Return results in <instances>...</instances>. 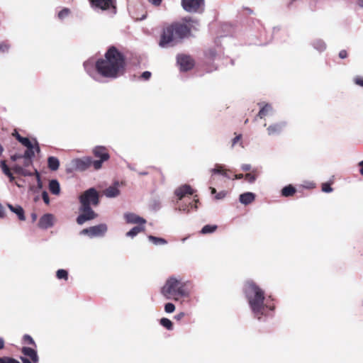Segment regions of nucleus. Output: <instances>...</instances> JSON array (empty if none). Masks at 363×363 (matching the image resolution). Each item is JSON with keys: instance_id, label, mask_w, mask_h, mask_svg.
<instances>
[{"instance_id": "nucleus-1", "label": "nucleus", "mask_w": 363, "mask_h": 363, "mask_svg": "<svg viewBox=\"0 0 363 363\" xmlns=\"http://www.w3.org/2000/svg\"><path fill=\"white\" fill-rule=\"evenodd\" d=\"M125 67L124 54L113 45L107 49L104 57L98 59L95 63V69L101 76L111 79L123 75Z\"/></svg>"}, {"instance_id": "nucleus-2", "label": "nucleus", "mask_w": 363, "mask_h": 363, "mask_svg": "<svg viewBox=\"0 0 363 363\" xmlns=\"http://www.w3.org/2000/svg\"><path fill=\"white\" fill-rule=\"evenodd\" d=\"M244 293L255 317L257 319L260 320L262 316L267 315V311L275 310V304L272 296L266 298L264 291L253 281H246Z\"/></svg>"}, {"instance_id": "nucleus-3", "label": "nucleus", "mask_w": 363, "mask_h": 363, "mask_svg": "<svg viewBox=\"0 0 363 363\" xmlns=\"http://www.w3.org/2000/svg\"><path fill=\"white\" fill-rule=\"evenodd\" d=\"M199 21L192 18H183V22H174L164 27L161 34L160 45L165 47L175 44L179 40L191 35L192 29H196Z\"/></svg>"}, {"instance_id": "nucleus-4", "label": "nucleus", "mask_w": 363, "mask_h": 363, "mask_svg": "<svg viewBox=\"0 0 363 363\" xmlns=\"http://www.w3.org/2000/svg\"><path fill=\"white\" fill-rule=\"evenodd\" d=\"M92 153L95 159L91 157H84L73 160L72 164L74 168L79 171H84L92 167L94 169L99 170L102 167L103 163L110 158L108 149L104 146L95 147Z\"/></svg>"}, {"instance_id": "nucleus-5", "label": "nucleus", "mask_w": 363, "mask_h": 363, "mask_svg": "<svg viewBox=\"0 0 363 363\" xmlns=\"http://www.w3.org/2000/svg\"><path fill=\"white\" fill-rule=\"evenodd\" d=\"M162 294L167 299L179 301L182 298H188L189 291L187 284L174 277H170L161 289Z\"/></svg>"}, {"instance_id": "nucleus-6", "label": "nucleus", "mask_w": 363, "mask_h": 363, "mask_svg": "<svg viewBox=\"0 0 363 363\" xmlns=\"http://www.w3.org/2000/svg\"><path fill=\"white\" fill-rule=\"evenodd\" d=\"M174 194L178 199L177 206L179 211L189 212L192 208L195 210L198 208L197 203L199 201L198 196L195 195L194 199L191 200L189 196L194 194V190L189 185L184 184L178 187L175 190Z\"/></svg>"}, {"instance_id": "nucleus-7", "label": "nucleus", "mask_w": 363, "mask_h": 363, "mask_svg": "<svg viewBox=\"0 0 363 363\" xmlns=\"http://www.w3.org/2000/svg\"><path fill=\"white\" fill-rule=\"evenodd\" d=\"M81 206L91 207L99 203V194L94 188H90L82 193L79 198Z\"/></svg>"}, {"instance_id": "nucleus-8", "label": "nucleus", "mask_w": 363, "mask_h": 363, "mask_svg": "<svg viewBox=\"0 0 363 363\" xmlns=\"http://www.w3.org/2000/svg\"><path fill=\"white\" fill-rule=\"evenodd\" d=\"M182 5L188 12H201L203 10L204 0H182Z\"/></svg>"}, {"instance_id": "nucleus-9", "label": "nucleus", "mask_w": 363, "mask_h": 363, "mask_svg": "<svg viewBox=\"0 0 363 363\" xmlns=\"http://www.w3.org/2000/svg\"><path fill=\"white\" fill-rule=\"evenodd\" d=\"M81 213L77 216L76 220L79 225H82L88 220H93L97 217V214L91 207L81 206L79 208Z\"/></svg>"}, {"instance_id": "nucleus-10", "label": "nucleus", "mask_w": 363, "mask_h": 363, "mask_svg": "<svg viewBox=\"0 0 363 363\" xmlns=\"http://www.w3.org/2000/svg\"><path fill=\"white\" fill-rule=\"evenodd\" d=\"M107 231V226L106 224L101 223L97 225L91 226L88 228H84L81 231V234L88 235L89 237L102 236Z\"/></svg>"}, {"instance_id": "nucleus-11", "label": "nucleus", "mask_w": 363, "mask_h": 363, "mask_svg": "<svg viewBox=\"0 0 363 363\" xmlns=\"http://www.w3.org/2000/svg\"><path fill=\"white\" fill-rule=\"evenodd\" d=\"M177 62L182 71H189L194 66V60L188 55H181L177 57Z\"/></svg>"}, {"instance_id": "nucleus-12", "label": "nucleus", "mask_w": 363, "mask_h": 363, "mask_svg": "<svg viewBox=\"0 0 363 363\" xmlns=\"http://www.w3.org/2000/svg\"><path fill=\"white\" fill-rule=\"evenodd\" d=\"M92 7L101 9L103 11L108 10L110 8L116 9V0H89Z\"/></svg>"}, {"instance_id": "nucleus-13", "label": "nucleus", "mask_w": 363, "mask_h": 363, "mask_svg": "<svg viewBox=\"0 0 363 363\" xmlns=\"http://www.w3.org/2000/svg\"><path fill=\"white\" fill-rule=\"evenodd\" d=\"M11 169L17 174H19L21 176H24V177H26V176H33V174L35 175L36 177V179L38 182L40 181V174L39 172H38L37 169H34V172L28 170V169H25L23 167L21 166V165H18V164H16L14 165Z\"/></svg>"}, {"instance_id": "nucleus-14", "label": "nucleus", "mask_w": 363, "mask_h": 363, "mask_svg": "<svg viewBox=\"0 0 363 363\" xmlns=\"http://www.w3.org/2000/svg\"><path fill=\"white\" fill-rule=\"evenodd\" d=\"M54 225V216L52 214H44L39 220L38 225L40 228L48 229Z\"/></svg>"}, {"instance_id": "nucleus-15", "label": "nucleus", "mask_w": 363, "mask_h": 363, "mask_svg": "<svg viewBox=\"0 0 363 363\" xmlns=\"http://www.w3.org/2000/svg\"><path fill=\"white\" fill-rule=\"evenodd\" d=\"M125 219L128 223L144 225L146 223V220L143 218L133 213L125 214Z\"/></svg>"}, {"instance_id": "nucleus-16", "label": "nucleus", "mask_w": 363, "mask_h": 363, "mask_svg": "<svg viewBox=\"0 0 363 363\" xmlns=\"http://www.w3.org/2000/svg\"><path fill=\"white\" fill-rule=\"evenodd\" d=\"M255 199V194L252 192H246L240 195L239 201L244 205L252 203Z\"/></svg>"}, {"instance_id": "nucleus-17", "label": "nucleus", "mask_w": 363, "mask_h": 363, "mask_svg": "<svg viewBox=\"0 0 363 363\" xmlns=\"http://www.w3.org/2000/svg\"><path fill=\"white\" fill-rule=\"evenodd\" d=\"M21 352L24 355L29 357L33 363L38 362V356L35 350L30 347H23Z\"/></svg>"}, {"instance_id": "nucleus-18", "label": "nucleus", "mask_w": 363, "mask_h": 363, "mask_svg": "<svg viewBox=\"0 0 363 363\" xmlns=\"http://www.w3.org/2000/svg\"><path fill=\"white\" fill-rule=\"evenodd\" d=\"M118 183L116 182V183H114L113 186H111L108 187L107 189H106L104 191L106 196L112 198V197H116V196H118L120 194V191L118 188Z\"/></svg>"}, {"instance_id": "nucleus-19", "label": "nucleus", "mask_w": 363, "mask_h": 363, "mask_svg": "<svg viewBox=\"0 0 363 363\" xmlns=\"http://www.w3.org/2000/svg\"><path fill=\"white\" fill-rule=\"evenodd\" d=\"M35 150L36 152H40V147L38 145V143L36 141H35V146L33 145H32L31 147H27V150L22 155V157H23V158H28V159L32 160V158L35 156Z\"/></svg>"}, {"instance_id": "nucleus-20", "label": "nucleus", "mask_w": 363, "mask_h": 363, "mask_svg": "<svg viewBox=\"0 0 363 363\" xmlns=\"http://www.w3.org/2000/svg\"><path fill=\"white\" fill-rule=\"evenodd\" d=\"M9 208L13 213H15L20 220H25L26 217L24 214V210L20 206H13L11 204L7 205Z\"/></svg>"}, {"instance_id": "nucleus-21", "label": "nucleus", "mask_w": 363, "mask_h": 363, "mask_svg": "<svg viewBox=\"0 0 363 363\" xmlns=\"http://www.w3.org/2000/svg\"><path fill=\"white\" fill-rule=\"evenodd\" d=\"M284 123H276L268 127L267 131L269 135H276L280 133L284 127Z\"/></svg>"}, {"instance_id": "nucleus-22", "label": "nucleus", "mask_w": 363, "mask_h": 363, "mask_svg": "<svg viewBox=\"0 0 363 363\" xmlns=\"http://www.w3.org/2000/svg\"><path fill=\"white\" fill-rule=\"evenodd\" d=\"M0 167L1 168L3 173L9 178V181L11 182H13L15 178L13 176V174L11 173V169L6 164V160L1 161Z\"/></svg>"}, {"instance_id": "nucleus-23", "label": "nucleus", "mask_w": 363, "mask_h": 363, "mask_svg": "<svg viewBox=\"0 0 363 363\" xmlns=\"http://www.w3.org/2000/svg\"><path fill=\"white\" fill-rule=\"evenodd\" d=\"M49 190L54 195H59L60 193V183L56 179H52L49 182Z\"/></svg>"}, {"instance_id": "nucleus-24", "label": "nucleus", "mask_w": 363, "mask_h": 363, "mask_svg": "<svg viewBox=\"0 0 363 363\" xmlns=\"http://www.w3.org/2000/svg\"><path fill=\"white\" fill-rule=\"evenodd\" d=\"M296 192V189L291 184H289L281 189V196L284 197H290L294 196Z\"/></svg>"}, {"instance_id": "nucleus-25", "label": "nucleus", "mask_w": 363, "mask_h": 363, "mask_svg": "<svg viewBox=\"0 0 363 363\" xmlns=\"http://www.w3.org/2000/svg\"><path fill=\"white\" fill-rule=\"evenodd\" d=\"M48 165L52 171H56L60 167L59 160L53 156L49 157L48 159Z\"/></svg>"}, {"instance_id": "nucleus-26", "label": "nucleus", "mask_w": 363, "mask_h": 363, "mask_svg": "<svg viewBox=\"0 0 363 363\" xmlns=\"http://www.w3.org/2000/svg\"><path fill=\"white\" fill-rule=\"evenodd\" d=\"M259 175V171L257 169H252L250 172L245 175V179L249 183H253Z\"/></svg>"}, {"instance_id": "nucleus-27", "label": "nucleus", "mask_w": 363, "mask_h": 363, "mask_svg": "<svg viewBox=\"0 0 363 363\" xmlns=\"http://www.w3.org/2000/svg\"><path fill=\"white\" fill-rule=\"evenodd\" d=\"M144 230L145 227L143 225L135 226L126 233V236L133 238L135 235H137L139 233L143 232Z\"/></svg>"}, {"instance_id": "nucleus-28", "label": "nucleus", "mask_w": 363, "mask_h": 363, "mask_svg": "<svg viewBox=\"0 0 363 363\" xmlns=\"http://www.w3.org/2000/svg\"><path fill=\"white\" fill-rule=\"evenodd\" d=\"M217 228L218 226L216 225H206L202 228L201 233L203 235L212 233L215 232L217 230Z\"/></svg>"}, {"instance_id": "nucleus-29", "label": "nucleus", "mask_w": 363, "mask_h": 363, "mask_svg": "<svg viewBox=\"0 0 363 363\" xmlns=\"http://www.w3.org/2000/svg\"><path fill=\"white\" fill-rule=\"evenodd\" d=\"M271 109L272 106L269 104H265L258 112L257 116L260 118H263L268 114Z\"/></svg>"}, {"instance_id": "nucleus-30", "label": "nucleus", "mask_w": 363, "mask_h": 363, "mask_svg": "<svg viewBox=\"0 0 363 363\" xmlns=\"http://www.w3.org/2000/svg\"><path fill=\"white\" fill-rule=\"evenodd\" d=\"M148 239L155 245H164L167 243V240H164V238L155 237L153 235H149Z\"/></svg>"}, {"instance_id": "nucleus-31", "label": "nucleus", "mask_w": 363, "mask_h": 363, "mask_svg": "<svg viewBox=\"0 0 363 363\" xmlns=\"http://www.w3.org/2000/svg\"><path fill=\"white\" fill-rule=\"evenodd\" d=\"M160 324L167 330H172L173 328V323L168 318H162L160 320Z\"/></svg>"}, {"instance_id": "nucleus-32", "label": "nucleus", "mask_w": 363, "mask_h": 363, "mask_svg": "<svg viewBox=\"0 0 363 363\" xmlns=\"http://www.w3.org/2000/svg\"><path fill=\"white\" fill-rule=\"evenodd\" d=\"M56 277L59 279H65L67 281L68 279V272L65 269H58L56 272Z\"/></svg>"}, {"instance_id": "nucleus-33", "label": "nucleus", "mask_w": 363, "mask_h": 363, "mask_svg": "<svg viewBox=\"0 0 363 363\" xmlns=\"http://www.w3.org/2000/svg\"><path fill=\"white\" fill-rule=\"evenodd\" d=\"M70 13V10L67 8H64L57 14L59 19L63 20L67 18Z\"/></svg>"}, {"instance_id": "nucleus-34", "label": "nucleus", "mask_w": 363, "mask_h": 363, "mask_svg": "<svg viewBox=\"0 0 363 363\" xmlns=\"http://www.w3.org/2000/svg\"><path fill=\"white\" fill-rule=\"evenodd\" d=\"M0 363H21L17 359L10 357H0Z\"/></svg>"}, {"instance_id": "nucleus-35", "label": "nucleus", "mask_w": 363, "mask_h": 363, "mask_svg": "<svg viewBox=\"0 0 363 363\" xmlns=\"http://www.w3.org/2000/svg\"><path fill=\"white\" fill-rule=\"evenodd\" d=\"M225 170L224 167L218 164H216L215 167L212 169L211 171L213 174H220L223 175V172Z\"/></svg>"}, {"instance_id": "nucleus-36", "label": "nucleus", "mask_w": 363, "mask_h": 363, "mask_svg": "<svg viewBox=\"0 0 363 363\" xmlns=\"http://www.w3.org/2000/svg\"><path fill=\"white\" fill-rule=\"evenodd\" d=\"M18 142L26 147H30L33 145L28 138L19 137Z\"/></svg>"}, {"instance_id": "nucleus-37", "label": "nucleus", "mask_w": 363, "mask_h": 363, "mask_svg": "<svg viewBox=\"0 0 363 363\" xmlns=\"http://www.w3.org/2000/svg\"><path fill=\"white\" fill-rule=\"evenodd\" d=\"M175 310V306L172 303H167L164 305V311L167 313H172Z\"/></svg>"}, {"instance_id": "nucleus-38", "label": "nucleus", "mask_w": 363, "mask_h": 363, "mask_svg": "<svg viewBox=\"0 0 363 363\" xmlns=\"http://www.w3.org/2000/svg\"><path fill=\"white\" fill-rule=\"evenodd\" d=\"M23 341L25 343L35 346V343L33 338L29 335H25L23 336Z\"/></svg>"}, {"instance_id": "nucleus-39", "label": "nucleus", "mask_w": 363, "mask_h": 363, "mask_svg": "<svg viewBox=\"0 0 363 363\" xmlns=\"http://www.w3.org/2000/svg\"><path fill=\"white\" fill-rule=\"evenodd\" d=\"M322 191L326 193H329L333 191V189L329 183H323L322 184Z\"/></svg>"}, {"instance_id": "nucleus-40", "label": "nucleus", "mask_w": 363, "mask_h": 363, "mask_svg": "<svg viewBox=\"0 0 363 363\" xmlns=\"http://www.w3.org/2000/svg\"><path fill=\"white\" fill-rule=\"evenodd\" d=\"M9 45L6 43L3 42V43H0V51L1 52H6L9 50Z\"/></svg>"}, {"instance_id": "nucleus-41", "label": "nucleus", "mask_w": 363, "mask_h": 363, "mask_svg": "<svg viewBox=\"0 0 363 363\" xmlns=\"http://www.w3.org/2000/svg\"><path fill=\"white\" fill-rule=\"evenodd\" d=\"M152 74L149 71H145L141 74V78L144 80H147L150 78Z\"/></svg>"}, {"instance_id": "nucleus-42", "label": "nucleus", "mask_w": 363, "mask_h": 363, "mask_svg": "<svg viewBox=\"0 0 363 363\" xmlns=\"http://www.w3.org/2000/svg\"><path fill=\"white\" fill-rule=\"evenodd\" d=\"M42 198H43V201L46 204L49 203V202H50L49 196H48V194L46 191H43L42 193Z\"/></svg>"}, {"instance_id": "nucleus-43", "label": "nucleus", "mask_w": 363, "mask_h": 363, "mask_svg": "<svg viewBox=\"0 0 363 363\" xmlns=\"http://www.w3.org/2000/svg\"><path fill=\"white\" fill-rule=\"evenodd\" d=\"M356 84L363 87V77H357L354 79Z\"/></svg>"}, {"instance_id": "nucleus-44", "label": "nucleus", "mask_w": 363, "mask_h": 363, "mask_svg": "<svg viewBox=\"0 0 363 363\" xmlns=\"http://www.w3.org/2000/svg\"><path fill=\"white\" fill-rule=\"evenodd\" d=\"M226 196V192L224 191H220L216 195V199H222Z\"/></svg>"}, {"instance_id": "nucleus-45", "label": "nucleus", "mask_w": 363, "mask_h": 363, "mask_svg": "<svg viewBox=\"0 0 363 363\" xmlns=\"http://www.w3.org/2000/svg\"><path fill=\"white\" fill-rule=\"evenodd\" d=\"M24 160L23 161V167H29L30 165H32V160L30 159H28V158H23Z\"/></svg>"}, {"instance_id": "nucleus-46", "label": "nucleus", "mask_w": 363, "mask_h": 363, "mask_svg": "<svg viewBox=\"0 0 363 363\" xmlns=\"http://www.w3.org/2000/svg\"><path fill=\"white\" fill-rule=\"evenodd\" d=\"M23 157H22L21 154H14L11 156V160L13 162L18 160V159H22Z\"/></svg>"}, {"instance_id": "nucleus-47", "label": "nucleus", "mask_w": 363, "mask_h": 363, "mask_svg": "<svg viewBox=\"0 0 363 363\" xmlns=\"http://www.w3.org/2000/svg\"><path fill=\"white\" fill-rule=\"evenodd\" d=\"M339 57L341 59H345L347 57V52L345 50H342L339 52Z\"/></svg>"}, {"instance_id": "nucleus-48", "label": "nucleus", "mask_w": 363, "mask_h": 363, "mask_svg": "<svg viewBox=\"0 0 363 363\" xmlns=\"http://www.w3.org/2000/svg\"><path fill=\"white\" fill-rule=\"evenodd\" d=\"M241 169H242L243 171L247 172V171H251L252 167H251V165H250V164H242V165Z\"/></svg>"}, {"instance_id": "nucleus-49", "label": "nucleus", "mask_w": 363, "mask_h": 363, "mask_svg": "<svg viewBox=\"0 0 363 363\" xmlns=\"http://www.w3.org/2000/svg\"><path fill=\"white\" fill-rule=\"evenodd\" d=\"M242 138V135L235 136L232 141V145L234 146Z\"/></svg>"}, {"instance_id": "nucleus-50", "label": "nucleus", "mask_w": 363, "mask_h": 363, "mask_svg": "<svg viewBox=\"0 0 363 363\" xmlns=\"http://www.w3.org/2000/svg\"><path fill=\"white\" fill-rule=\"evenodd\" d=\"M245 178V175L242 174H233L232 179H240Z\"/></svg>"}, {"instance_id": "nucleus-51", "label": "nucleus", "mask_w": 363, "mask_h": 363, "mask_svg": "<svg viewBox=\"0 0 363 363\" xmlns=\"http://www.w3.org/2000/svg\"><path fill=\"white\" fill-rule=\"evenodd\" d=\"M148 1L155 6H160L162 3V0H148Z\"/></svg>"}, {"instance_id": "nucleus-52", "label": "nucleus", "mask_w": 363, "mask_h": 363, "mask_svg": "<svg viewBox=\"0 0 363 363\" xmlns=\"http://www.w3.org/2000/svg\"><path fill=\"white\" fill-rule=\"evenodd\" d=\"M229 172H230V170H228V169H225L224 172H223V176L228 178V179H232L233 177H231L230 174H229Z\"/></svg>"}, {"instance_id": "nucleus-53", "label": "nucleus", "mask_w": 363, "mask_h": 363, "mask_svg": "<svg viewBox=\"0 0 363 363\" xmlns=\"http://www.w3.org/2000/svg\"><path fill=\"white\" fill-rule=\"evenodd\" d=\"M5 216L4 208L3 206L0 203V218H4Z\"/></svg>"}, {"instance_id": "nucleus-54", "label": "nucleus", "mask_w": 363, "mask_h": 363, "mask_svg": "<svg viewBox=\"0 0 363 363\" xmlns=\"http://www.w3.org/2000/svg\"><path fill=\"white\" fill-rule=\"evenodd\" d=\"M358 166L360 167V169H359L360 174L363 175V160L359 162Z\"/></svg>"}, {"instance_id": "nucleus-55", "label": "nucleus", "mask_w": 363, "mask_h": 363, "mask_svg": "<svg viewBox=\"0 0 363 363\" xmlns=\"http://www.w3.org/2000/svg\"><path fill=\"white\" fill-rule=\"evenodd\" d=\"M21 359L23 362V363H31V362L26 357H21Z\"/></svg>"}, {"instance_id": "nucleus-56", "label": "nucleus", "mask_w": 363, "mask_h": 363, "mask_svg": "<svg viewBox=\"0 0 363 363\" xmlns=\"http://www.w3.org/2000/svg\"><path fill=\"white\" fill-rule=\"evenodd\" d=\"M4 347V340L2 337H0V350Z\"/></svg>"}, {"instance_id": "nucleus-57", "label": "nucleus", "mask_w": 363, "mask_h": 363, "mask_svg": "<svg viewBox=\"0 0 363 363\" xmlns=\"http://www.w3.org/2000/svg\"><path fill=\"white\" fill-rule=\"evenodd\" d=\"M13 135L16 137V140L18 141L19 137H22L17 131L15 130V132L13 133Z\"/></svg>"}, {"instance_id": "nucleus-58", "label": "nucleus", "mask_w": 363, "mask_h": 363, "mask_svg": "<svg viewBox=\"0 0 363 363\" xmlns=\"http://www.w3.org/2000/svg\"><path fill=\"white\" fill-rule=\"evenodd\" d=\"M31 218H32L33 222H35L37 220V214L35 213H33L31 214Z\"/></svg>"}, {"instance_id": "nucleus-59", "label": "nucleus", "mask_w": 363, "mask_h": 363, "mask_svg": "<svg viewBox=\"0 0 363 363\" xmlns=\"http://www.w3.org/2000/svg\"><path fill=\"white\" fill-rule=\"evenodd\" d=\"M184 313H179V314L177 315L175 318H176L177 320H180L182 318H183V317H184Z\"/></svg>"}, {"instance_id": "nucleus-60", "label": "nucleus", "mask_w": 363, "mask_h": 363, "mask_svg": "<svg viewBox=\"0 0 363 363\" xmlns=\"http://www.w3.org/2000/svg\"><path fill=\"white\" fill-rule=\"evenodd\" d=\"M357 4L359 7L363 8V0H357Z\"/></svg>"}, {"instance_id": "nucleus-61", "label": "nucleus", "mask_w": 363, "mask_h": 363, "mask_svg": "<svg viewBox=\"0 0 363 363\" xmlns=\"http://www.w3.org/2000/svg\"><path fill=\"white\" fill-rule=\"evenodd\" d=\"M210 190L212 194H216V189L214 187H210Z\"/></svg>"}, {"instance_id": "nucleus-62", "label": "nucleus", "mask_w": 363, "mask_h": 363, "mask_svg": "<svg viewBox=\"0 0 363 363\" xmlns=\"http://www.w3.org/2000/svg\"><path fill=\"white\" fill-rule=\"evenodd\" d=\"M4 152V148L2 147V145L0 144V156L2 155Z\"/></svg>"}, {"instance_id": "nucleus-63", "label": "nucleus", "mask_w": 363, "mask_h": 363, "mask_svg": "<svg viewBox=\"0 0 363 363\" xmlns=\"http://www.w3.org/2000/svg\"><path fill=\"white\" fill-rule=\"evenodd\" d=\"M248 123V119H246L245 121V123Z\"/></svg>"}]
</instances>
